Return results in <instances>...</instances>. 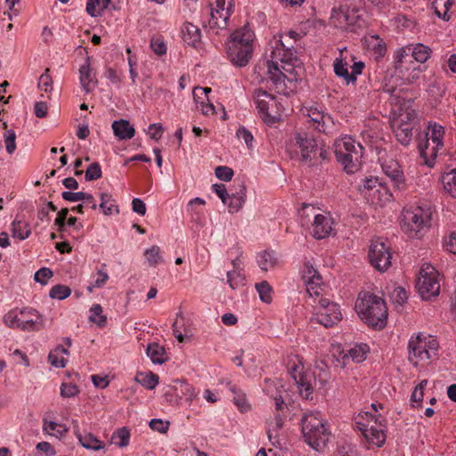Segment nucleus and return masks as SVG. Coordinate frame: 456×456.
<instances>
[{
  "label": "nucleus",
  "instance_id": "obj_27",
  "mask_svg": "<svg viewBox=\"0 0 456 456\" xmlns=\"http://www.w3.org/2000/svg\"><path fill=\"white\" fill-rule=\"evenodd\" d=\"M368 346L365 344L355 346L349 349L343 356L342 367L344 368L346 362L351 359L354 362H362L366 359Z\"/></svg>",
  "mask_w": 456,
  "mask_h": 456
},
{
  "label": "nucleus",
  "instance_id": "obj_50",
  "mask_svg": "<svg viewBox=\"0 0 456 456\" xmlns=\"http://www.w3.org/2000/svg\"><path fill=\"white\" fill-rule=\"evenodd\" d=\"M283 426V418L281 413L275 414L273 419L267 421V435L270 440L273 438V434L281 428Z\"/></svg>",
  "mask_w": 456,
  "mask_h": 456
},
{
  "label": "nucleus",
  "instance_id": "obj_3",
  "mask_svg": "<svg viewBox=\"0 0 456 456\" xmlns=\"http://www.w3.org/2000/svg\"><path fill=\"white\" fill-rule=\"evenodd\" d=\"M254 32L247 26L235 30L227 43V54L236 67H245L252 56Z\"/></svg>",
  "mask_w": 456,
  "mask_h": 456
},
{
  "label": "nucleus",
  "instance_id": "obj_44",
  "mask_svg": "<svg viewBox=\"0 0 456 456\" xmlns=\"http://www.w3.org/2000/svg\"><path fill=\"white\" fill-rule=\"evenodd\" d=\"M231 391L234 395L233 403L236 404L238 409L242 412L248 411L250 409V405L247 401L246 395L234 387H231Z\"/></svg>",
  "mask_w": 456,
  "mask_h": 456
},
{
  "label": "nucleus",
  "instance_id": "obj_16",
  "mask_svg": "<svg viewBox=\"0 0 456 456\" xmlns=\"http://www.w3.org/2000/svg\"><path fill=\"white\" fill-rule=\"evenodd\" d=\"M302 279L310 296H319L322 291V277L310 262L305 264Z\"/></svg>",
  "mask_w": 456,
  "mask_h": 456
},
{
  "label": "nucleus",
  "instance_id": "obj_26",
  "mask_svg": "<svg viewBox=\"0 0 456 456\" xmlns=\"http://www.w3.org/2000/svg\"><path fill=\"white\" fill-rule=\"evenodd\" d=\"M113 133L119 140H127L134 136L135 130L126 119L115 120L112 123Z\"/></svg>",
  "mask_w": 456,
  "mask_h": 456
},
{
  "label": "nucleus",
  "instance_id": "obj_5",
  "mask_svg": "<svg viewBox=\"0 0 456 456\" xmlns=\"http://www.w3.org/2000/svg\"><path fill=\"white\" fill-rule=\"evenodd\" d=\"M285 60L273 59L266 62V78L269 79L278 94H286V81L292 83L298 78L295 62L297 61L295 55L291 59Z\"/></svg>",
  "mask_w": 456,
  "mask_h": 456
},
{
  "label": "nucleus",
  "instance_id": "obj_42",
  "mask_svg": "<svg viewBox=\"0 0 456 456\" xmlns=\"http://www.w3.org/2000/svg\"><path fill=\"white\" fill-rule=\"evenodd\" d=\"M227 282L232 289L243 287L245 284V277L237 270L228 271L226 273Z\"/></svg>",
  "mask_w": 456,
  "mask_h": 456
},
{
  "label": "nucleus",
  "instance_id": "obj_12",
  "mask_svg": "<svg viewBox=\"0 0 456 456\" xmlns=\"http://www.w3.org/2000/svg\"><path fill=\"white\" fill-rule=\"evenodd\" d=\"M437 276L438 273L429 265L420 269L416 281V289L423 299L428 300L438 296L440 283Z\"/></svg>",
  "mask_w": 456,
  "mask_h": 456
},
{
  "label": "nucleus",
  "instance_id": "obj_21",
  "mask_svg": "<svg viewBox=\"0 0 456 456\" xmlns=\"http://www.w3.org/2000/svg\"><path fill=\"white\" fill-rule=\"evenodd\" d=\"M382 169L398 189L404 187L403 173L397 160L394 159H386L382 163Z\"/></svg>",
  "mask_w": 456,
  "mask_h": 456
},
{
  "label": "nucleus",
  "instance_id": "obj_19",
  "mask_svg": "<svg viewBox=\"0 0 456 456\" xmlns=\"http://www.w3.org/2000/svg\"><path fill=\"white\" fill-rule=\"evenodd\" d=\"M20 330L25 331H37L44 327V320L36 310H21L20 320Z\"/></svg>",
  "mask_w": 456,
  "mask_h": 456
},
{
  "label": "nucleus",
  "instance_id": "obj_53",
  "mask_svg": "<svg viewBox=\"0 0 456 456\" xmlns=\"http://www.w3.org/2000/svg\"><path fill=\"white\" fill-rule=\"evenodd\" d=\"M38 88L45 93L53 90V78L50 76V69H45V72L40 76Z\"/></svg>",
  "mask_w": 456,
  "mask_h": 456
},
{
  "label": "nucleus",
  "instance_id": "obj_61",
  "mask_svg": "<svg viewBox=\"0 0 456 456\" xmlns=\"http://www.w3.org/2000/svg\"><path fill=\"white\" fill-rule=\"evenodd\" d=\"M77 387L71 383H63L61 387V395L62 397H73L78 394Z\"/></svg>",
  "mask_w": 456,
  "mask_h": 456
},
{
  "label": "nucleus",
  "instance_id": "obj_35",
  "mask_svg": "<svg viewBox=\"0 0 456 456\" xmlns=\"http://www.w3.org/2000/svg\"><path fill=\"white\" fill-rule=\"evenodd\" d=\"M31 233L29 224L25 221L14 220L12 224V236L19 240L28 238Z\"/></svg>",
  "mask_w": 456,
  "mask_h": 456
},
{
  "label": "nucleus",
  "instance_id": "obj_60",
  "mask_svg": "<svg viewBox=\"0 0 456 456\" xmlns=\"http://www.w3.org/2000/svg\"><path fill=\"white\" fill-rule=\"evenodd\" d=\"M169 425V421H163L162 419H152L149 424L152 430L158 431L161 434H166L167 432Z\"/></svg>",
  "mask_w": 456,
  "mask_h": 456
},
{
  "label": "nucleus",
  "instance_id": "obj_37",
  "mask_svg": "<svg viewBox=\"0 0 456 456\" xmlns=\"http://www.w3.org/2000/svg\"><path fill=\"white\" fill-rule=\"evenodd\" d=\"M314 373L319 381L323 385L327 384L330 379L328 365L322 360L315 362Z\"/></svg>",
  "mask_w": 456,
  "mask_h": 456
},
{
  "label": "nucleus",
  "instance_id": "obj_48",
  "mask_svg": "<svg viewBox=\"0 0 456 456\" xmlns=\"http://www.w3.org/2000/svg\"><path fill=\"white\" fill-rule=\"evenodd\" d=\"M230 200L226 204L228 205L229 211L231 213L238 212L245 202V193L240 192L238 194H232L228 198Z\"/></svg>",
  "mask_w": 456,
  "mask_h": 456
},
{
  "label": "nucleus",
  "instance_id": "obj_40",
  "mask_svg": "<svg viewBox=\"0 0 456 456\" xmlns=\"http://www.w3.org/2000/svg\"><path fill=\"white\" fill-rule=\"evenodd\" d=\"M101 204L100 208L102 210L104 215H110L113 210L118 213V207L112 200V196L109 193H101Z\"/></svg>",
  "mask_w": 456,
  "mask_h": 456
},
{
  "label": "nucleus",
  "instance_id": "obj_11",
  "mask_svg": "<svg viewBox=\"0 0 456 456\" xmlns=\"http://www.w3.org/2000/svg\"><path fill=\"white\" fill-rule=\"evenodd\" d=\"M431 49L422 44L415 45H408L400 50L397 54L395 68L397 72L408 71L410 67L408 64H412L414 59L419 63H424L430 56Z\"/></svg>",
  "mask_w": 456,
  "mask_h": 456
},
{
  "label": "nucleus",
  "instance_id": "obj_17",
  "mask_svg": "<svg viewBox=\"0 0 456 456\" xmlns=\"http://www.w3.org/2000/svg\"><path fill=\"white\" fill-rule=\"evenodd\" d=\"M342 318V314L338 305H332L324 311H317L311 322L323 325L326 328L337 324Z\"/></svg>",
  "mask_w": 456,
  "mask_h": 456
},
{
  "label": "nucleus",
  "instance_id": "obj_24",
  "mask_svg": "<svg viewBox=\"0 0 456 456\" xmlns=\"http://www.w3.org/2000/svg\"><path fill=\"white\" fill-rule=\"evenodd\" d=\"M274 49L272 51L271 58L285 60L284 58L291 59L292 55H295L293 51L294 49V42L287 41L284 37H281L279 41L276 43Z\"/></svg>",
  "mask_w": 456,
  "mask_h": 456
},
{
  "label": "nucleus",
  "instance_id": "obj_25",
  "mask_svg": "<svg viewBox=\"0 0 456 456\" xmlns=\"http://www.w3.org/2000/svg\"><path fill=\"white\" fill-rule=\"evenodd\" d=\"M182 37L184 43L196 47L197 44L200 42V29L191 22H185L182 28Z\"/></svg>",
  "mask_w": 456,
  "mask_h": 456
},
{
  "label": "nucleus",
  "instance_id": "obj_18",
  "mask_svg": "<svg viewBox=\"0 0 456 456\" xmlns=\"http://www.w3.org/2000/svg\"><path fill=\"white\" fill-rule=\"evenodd\" d=\"M332 225L333 220L330 216L314 215L311 233L316 240L325 239L331 234L333 231Z\"/></svg>",
  "mask_w": 456,
  "mask_h": 456
},
{
  "label": "nucleus",
  "instance_id": "obj_43",
  "mask_svg": "<svg viewBox=\"0 0 456 456\" xmlns=\"http://www.w3.org/2000/svg\"><path fill=\"white\" fill-rule=\"evenodd\" d=\"M91 315L89 316V321L91 322L96 323L99 327L105 326L107 322V318L102 314V307L101 305L96 304L94 305L90 308Z\"/></svg>",
  "mask_w": 456,
  "mask_h": 456
},
{
  "label": "nucleus",
  "instance_id": "obj_38",
  "mask_svg": "<svg viewBox=\"0 0 456 456\" xmlns=\"http://www.w3.org/2000/svg\"><path fill=\"white\" fill-rule=\"evenodd\" d=\"M408 66L410 67L408 71H404V73L398 72V74L406 83L411 84L419 78L422 69L420 65L416 64L415 62H412V64H408Z\"/></svg>",
  "mask_w": 456,
  "mask_h": 456
},
{
  "label": "nucleus",
  "instance_id": "obj_33",
  "mask_svg": "<svg viewBox=\"0 0 456 456\" xmlns=\"http://www.w3.org/2000/svg\"><path fill=\"white\" fill-rule=\"evenodd\" d=\"M278 264L279 259L276 256V254L273 251H263L259 255L258 265L265 272L273 269L278 265Z\"/></svg>",
  "mask_w": 456,
  "mask_h": 456
},
{
  "label": "nucleus",
  "instance_id": "obj_58",
  "mask_svg": "<svg viewBox=\"0 0 456 456\" xmlns=\"http://www.w3.org/2000/svg\"><path fill=\"white\" fill-rule=\"evenodd\" d=\"M53 275V271L50 268L43 267L40 268L36 273H35V281L37 282L41 283L42 285H45L49 279H51Z\"/></svg>",
  "mask_w": 456,
  "mask_h": 456
},
{
  "label": "nucleus",
  "instance_id": "obj_2",
  "mask_svg": "<svg viewBox=\"0 0 456 456\" xmlns=\"http://www.w3.org/2000/svg\"><path fill=\"white\" fill-rule=\"evenodd\" d=\"M301 432L304 441L314 450L320 452L330 436L327 422L319 411H308L301 418Z\"/></svg>",
  "mask_w": 456,
  "mask_h": 456
},
{
  "label": "nucleus",
  "instance_id": "obj_15",
  "mask_svg": "<svg viewBox=\"0 0 456 456\" xmlns=\"http://www.w3.org/2000/svg\"><path fill=\"white\" fill-rule=\"evenodd\" d=\"M431 133L426 134L427 144L425 149L419 144L420 154L424 159H428V156L435 158L437 154L439 148L443 146V137L444 134V127L437 124L429 126Z\"/></svg>",
  "mask_w": 456,
  "mask_h": 456
},
{
  "label": "nucleus",
  "instance_id": "obj_64",
  "mask_svg": "<svg viewBox=\"0 0 456 456\" xmlns=\"http://www.w3.org/2000/svg\"><path fill=\"white\" fill-rule=\"evenodd\" d=\"M239 139H243L248 148L252 147L253 135L245 126H240L236 132Z\"/></svg>",
  "mask_w": 456,
  "mask_h": 456
},
{
  "label": "nucleus",
  "instance_id": "obj_47",
  "mask_svg": "<svg viewBox=\"0 0 456 456\" xmlns=\"http://www.w3.org/2000/svg\"><path fill=\"white\" fill-rule=\"evenodd\" d=\"M144 255L149 265L151 266H155L163 261L162 256H160V248L157 245H153L150 248H147Z\"/></svg>",
  "mask_w": 456,
  "mask_h": 456
},
{
  "label": "nucleus",
  "instance_id": "obj_32",
  "mask_svg": "<svg viewBox=\"0 0 456 456\" xmlns=\"http://www.w3.org/2000/svg\"><path fill=\"white\" fill-rule=\"evenodd\" d=\"M61 354H69V350L61 345L57 346L49 353L48 360L55 368H64L66 366L67 360L63 356H60Z\"/></svg>",
  "mask_w": 456,
  "mask_h": 456
},
{
  "label": "nucleus",
  "instance_id": "obj_63",
  "mask_svg": "<svg viewBox=\"0 0 456 456\" xmlns=\"http://www.w3.org/2000/svg\"><path fill=\"white\" fill-rule=\"evenodd\" d=\"M428 384L427 380H422L413 390L411 400L413 403H421L423 400V391Z\"/></svg>",
  "mask_w": 456,
  "mask_h": 456
},
{
  "label": "nucleus",
  "instance_id": "obj_46",
  "mask_svg": "<svg viewBox=\"0 0 456 456\" xmlns=\"http://www.w3.org/2000/svg\"><path fill=\"white\" fill-rule=\"evenodd\" d=\"M256 289L259 294L260 299L265 303H271L273 300V289L266 281L256 284Z\"/></svg>",
  "mask_w": 456,
  "mask_h": 456
},
{
  "label": "nucleus",
  "instance_id": "obj_31",
  "mask_svg": "<svg viewBox=\"0 0 456 456\" xmlns=\"http://www.w3.org/2000/svg\"><path fill=\"white\" fill-rule=\"evenodd\" d=\"M146 354L153 363L162 364L166 362L164 357L166 354L165 347L158 343H150L147 346Z\"/></svg>",
  "mask_w": 456,
  "mask_h": 456
},
{
  "label": "nucleus",
  "instance_id": "obj_4",
  "mask_svg": "<svg viewBox=\"0 0 456 456\" xmlns=\"http://www.w3.org/2000/svg\"><path fill=\"white\" fill-rule=\"evenodd\" d=\"M432 211L429 206L423 204L402 211L401 227L409 238L419 239L431 225Z\"/></svg>",
  "mask_w": 456,
  "mask_h": 456
},
{
  "label": "nucleus",
  "instance_id": "obj_1",
  "mask_svg": "<svg viewBox=\"0 0 456 456\" xmlns=\"http://www.w3.org/2000/svg\"><path fill=\"white\" fill-rule=\"evenodd\" d=\"M359 317L370 327L381 330L387 322V308L380 297L364 292L360 293L355 303Z\"/></svg>",
  "mask_w": 456,
  "mask_h": 456
},
{
  "label": "nucleus",
  "instance_id": "obj_13",
  "mask_svg": "<svg viewBox=\"0 0 456 456\" xmlns=\"http://www.w3.org/2000/svg\"><path fill=\"white\" fill-rule=\"evenodd\" d=\"M368 256L370 265L379 272H385L391 265L390 247L379 238L371 240Z\"/></svg>",
  "mask_w": 456,
  "mask_h": 456
},
{
  "label": "nucleus",
  "instance_id": "obj_45",
  "mask_svg": "<svg viewBox=\"0 0 456 456\" xmlns=\"http://www.w3.org/2000/svg\"><path fill=\"white\" fill-rule=\"evenodd\" d=\"M348 62L345 59H336L334 61V72L338 77H343L346 84L351 83L350 73L347 69Z\"/></svg>",
  "mask_w": 456,
  "mask_h": 456
},
{
  "label": "nucleus",
  "instance_id": "obj_9",
  "mask_svg": "<svg viewBox=\"0 0 456 456\" xmlns=\"http://www.w3.org/2000/svg\"><path fill=\"white\" fill-rule=\"evenodd\" d=\"M296 146L298 147L300 161L309 166H317L326 159L327 151L322 144L306 134H297L295 137Z\"/></svg>",
  "mask_w": 456,
  "mask_h": 456
},
{
  "label": "nucleus",
  "instance_id": "obj_22",
  "mask_svg": "<svg viewBox=\"0 0 456 456\" xmlns=\"http://www.w3.org/2000/svg\"><path fill=\"white\" fill-rule=\"evenodd\" d=\"M89 56L86 57V63L79 69L80 83L86 93L91 92L97 85L95 73L90 68Z\"/></svg>",
  "mask_w": 456,
  "mask_h": 456
},
{
  "label": "nucleus",
  "instance_id": "obj_54",
  "mask_svg": "<svg viewBox=\"0 0 456 456\" xmlns=\"http://www.w3.org/2000/svg\"><path fill=\"white\" fill-rule=\"evenodd\" d=\"M102 175L101 166L98 162L90 164L86 170L85 178L86 181H94L101 178Z\"/></svg>",
  "mask_w": 456,
  "mask_h": 456
},
{
  "label": "nucleus",
  "instance_id": "obj_6",
  "mask_svg": "<svg viewBox=\"0 0 456 456\" xmlns=\"http://www.w3.org/2000/svg\"><path fill=\"white\" fill-rule=\"evenodd\" d=\"M335 156L348 174L355 173L362 164L363 147L351 136L342 137L335 142Z\"/></svg>",
  "mask_w": 456,
  "mask_h": 456
},
{
  "label": "nucleus",
  "instance_id": "obj_51",
  "mask_svg": "<svg viewBox=\"0 0 456 456\" xmlns=\"http://www.w3.org/2000/svg\"><path fill=\"white\" fill-rule=\"evenodd\" d=\"M21 319V310L20 313L10 311L4 316L5 325L11 329H20V320Z\"/></svg>",
  "mask_w": 456,
  "mask_h": 456
},
{
  "label": "nucleus",
  "instance_id": "obj_7",
  "mask_svg": "<svg viewBox=\"0 0 456 456\" xmlns=\"http://www.w3.org/2000/svg\"><path fill=\"white\" fill-rule=\"evenodd\" d=\"M355 425L362 434L363 443L367 447L375 445L381 447L386 441L385 425L378 418L368 411L360 412L355 418Z\"/></svg>",
  "mask_w": 456,
  "mask_h": 456
},
{
  "label": "nucleus",
  "instance_id": "obj_30",
  "mask_svg": "<svg viewBox=\"0 0 456 456\" xmlns=\"http://www.w3.org/2000/svg\"><path fill=\"white\" fill-rule=\"evenodd\" d=\"M265 391L275 401V409L278 413L287 408L281 395L284 390L278 389L274 382H266Z\"/></svg>",
  "mask_w": 456,
  "mask_h": 456
},
{
  "label": "nucleus",
  "instance_id": "obj_59",
  "mask_svg": "<svg viewBox=\"0 0 456 456\" xmlns=\"http://www.w3.org/2000/svg\"><path fill=\"white\" fill-rule=\"evenodd\" d=\"M151 48L158 55H163L167 53V46L164 40L160 37H152Z\"/></svg>",
  "mask_w": 456,
  "mask_h": 456
},
{
  "label": "nucleus",
  "instance_id": "obj_39",
  "mask_svg": "<svg viewBox=\"0 0 456 456\" xmlns=\"http://www.w3.org/2000/svg\"><path fill=\"white\" fill-rule=\"evenodd\" d=\"M444 189L453 197L456 198V169L444 174L442 178Z\"/></svg>",
  "mask_w": 456,
  "mask_h": 456
},
{
  "label": "nucleus",
  "instance_id": "obj_34",
  "mask_svg": "<svg viewBox=\"0 0 456 456\" xmlns=\"http://www.w3.org/2000/svg\"><path fill=\"white\" fill-rule=\"evenodd\" d=\"M130 430L126 427L118 428L111 436V443L115 445L124 448L129 444Z\"/></svg>",
  "mask_w": 456,
  "mask_h": 456
},
{
  "label": "nucleus",
  "instance_id": "obj_29",
  "mask_svg": "<svg viewBox=\"0 0 456 456\" xmlns=\"http://www.w3.org/2000/svg\"><path fill=\"white\" fill-rule=\"evenodd\" d=\"M77 438L79 444L86 449L99 451L104 448V444L91 433L82 435L80 431H77Z\"/></svg>",
  "mask_w": 456,
  "mask_h": 456
},
{
  "label": "nucleus",
  "instance_id": "obj_55",
  "mask_svg": "<svg viewBox=\"0 0 456 456\" xmlns=\"http://www.w3.org/2000/svg\"><path fill=\"white\" fill-rule=\"evenodd\" d=\"M391 299L394 304L403 306L408 299L407 291L403 287H396L391 293Z\"/></svg>",
  "mask_w": 456,
  "mask_h": 456
},
{
  "label": "nucleus",
  "instance_id": "obj_23",
  "mask_svg": "<svg viewBox=\"0 0 456 456\" xmlns=\"http://www.w3.org/2000/svg\"><path fill=\"white\" fill-rule=\"evenodd\" d=\"M119 0H88L86 4V12L92 17H97L102 11L111 7L114 10L119 8Z\"/></svg>",
  "mask_w": 456,
  "mask_h": 456
},
{
  "label": "nucleus",
  "instance_id": "obj_28",
  "mask_svg": "<svg viewBox=\"0 0 456 456\" xmlns=\"http://www.w3.org/2000/svg\"><path fill=\"white\" fill-rule=\"evenodd\" d=\"M359 10L356 7H351L347 4L339 7L338 20L346 25L353 26L357 23L360 18Z\"/></svg>",
  "mask_w": 456,
  "mask_h": 456
},
{
  "label": "nucleus",
  "instance_id": "obj_62",
  "mask_svg": "<svg viewBox=\"0 0 456 456\" xmlns=\"http://www.w3.org/2000/svg\"><path fill=\"white\" fill-rule=\"evenodd\" d=\"M297 383L299 394L301 395V396L305 399H308L310 395L313 392V387H312L311 384L308 381H305L302 376L300 377L299 380L297 381Z\"/></svg>",
  "mask_w": 456,
  "mask_h": 456
},
{
  "label": "nucleus",
  "instance_id": "obj_57",
  "mask_svg": "<svg viewBox=\"0 0 456 456\" xmlns=\"http://www.w3.org/2000/svg\"><path fill=\"white\" fill-rule=\"evenodd\" d=\"M215 174L219 180L229 182L233 176V170L226 166H219L216 168Z\"/></svg>",
  "mask_w": 456,
  "mask_h": 456
},
{
  "label": "nucleus",
  "instance_id": "obj_14",
  "mask_svg": "<svg viewBox=\"0 0 456 456\" xmlns=\"http://www.w3.org/2000/svg\"><path fill=\"white\" fill-rule=\"evenodd\" d=\"M210 28H226L233 12V0H216L210 4Z\"/></svg>",
  "mask_w": 456,
  "mask_h": 456
},
{
  "label": "nucleus",
  "instance_id": "obj_49",
  "mask_svg": "<svg viewBox=\"0 0 456 456\" xmlns=\"http://www.w3.org/2000/svg\"><path fill=\"white\" fill-rule=\"evenodd\" d=\"M71 289L65 285L58 284L53 286L49 293L50 297L63 300L69 297Z\"/></svg>",
  "mask_w": 456,
  "mask_h": 456
},
{
  "label": "nucleus",
  "instance_id": "obj_20",
  "mask_svg": "<svg viewBox=\"0 0 456 456\" xmlns=\"http://www.w3.org/2000/svg\"><path fill=\"white\" fill-rule=\"evenodd\" d=\"M306 111L309 121L312 122L314 128L319 132L326 133L330 125L333 123L330 115L325 114L322 110H319L315 106L307 108Z\"/></svg>",
  "mask_w": 456,
  "mask_h": 456
},
{
  "label": "nucleus",
  "instance_id": "obj_36",
  "mask_svg": "<svg viewBox=\"0 0 456 456\" xmlns=\"http://www.w3.org/2000/svg\"><path fill=\"white\" fill-rule=\"evenodd\" d=\"M411 126L407 123L400 124L397 126V127L395 129L397 141L403 145H408L411 141Z\"/></svg>",
  "mask_w": 456,
  "mask_h": 456
},
{
  "label": "nucleus",
  "instance_id": "obj_8",
  "mask_svg": "<svg viewBox=\"0 0 456 456\" xmlns=\"http://www.w3.org/2000/svg\"><path fill=\"white\" fill-rule=\"evenodd\" d=\"M254 99L261 118L267 126H273L282 119L284 108L273 94L263 89H256Z\"/></svg>",
  "mask_w": 456,
  "mask_h": 456
},
{
  "label": "nucleus",
  "instance_id": "obj_52",
  "mask_svg": "<svg viewBox=\"0 0 456 456\" xmlns=\"http://www.w3.org/2000/svg\"><path fill=\"white\" fill-rule=\"evenodd\" d=\"M61 197L65 200L70 201V202H76V201L84 200H92V194L83 192V191L72 192V191H65L61 193Z\"/></svg>",
  "mask_w": 456,
  "mask_h": 456
},
{
  "label": "nucleus",
  "instance_id": "obj_56",
  "mask_svg": "<svg viewBox=\"0 0 456 456\" xmlns=\"http://www.w3.org/2000/svg\"><path fill=\"white\" fill-rule=\"evenodd\" d=\"M6 151L12 154L16 150V134L13 130H7L4 135Z\"/></svg>",
  "mask_w": 456,
  "mask_h": 456
},
{
  "label": "nucleus",
  "instance_id": "obj_10",
  "mask_svg": "<svg viewBox=\"0 0 456 456\" xmlns=\"http://www.w3.org/2000/svg\"><path fill=\"white\" fill-rule=\"evenodd\" d=\"M409 360L417 366L419 362L428 361L431 354H435L438 348V343L431 337H426L419 334L415 338H411L408 345Z\"/></svg>",
  "mask_w": 456,
  "mask_h": 456
},
{
  "label": "nucleus",
  "instance_id": "obj_41",
  "mask_svg": "<svg viewBox=\"0 0 456 456\" xmlns=\"http://www.w3.org/2000/svg\"><path fill=\"white\" fill-rule=\"evenodd\" d=\"M135 380L147 389H153L159 384V376L150 371L146 375H137Z\"/></svg>",
  "mask_w": 456,
  "mask_h": 456
}]
</instances>
